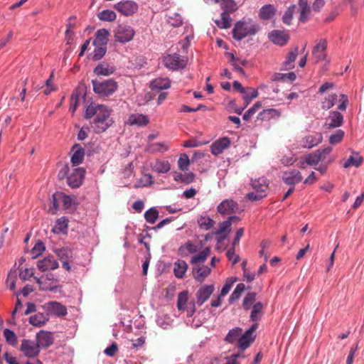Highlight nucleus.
Here are the masks:
<instances>
[{
  "label": "nucleus",
  "mask_w": 364,
  "mask_h": 364,
  "mask_svg": "<svg viewBox=\"0 0 364 364\" xmlns=\"http://www.w3.org/2000/svg\"><path fill=\"white\" fill-rule=\"evenodd\" d=\"M230 144L231 141L228 137L220 138L211 144V153L215 156H218L222 154L225 149H228Z\"/></svg>",
  "instance_id": "17"
},
{
  "label": "nucleus",
  "mask_w": 364,
  "mask_h": 364,
  "mask_svg": "<svg viewBox=\"0 0 364 364\" xmlns=\"http://www.w3.org/2000/svg\"><path fill=\"white\" fill-rule=\"evenodd\" d=\"M257 323H254L241 337L239 338L238 346L240 349L245 350L250 346V343L254 341L255 336H253V334L257 328Z\"/></svg>",
  "instance_id": "9"
},
{
  "label": "nucleus",
  "mask_w": 364,
  "mask_h": 364,
  "mask_svg": "<svg viewBox=\"0 0 364 364\" xmlns=\"http://www.w3.org/2000/svg\"><path fill=\"white\" fill-rule=\"evenodd\" d=\"M331 151L332 148L331 146H328L322 150H317L315 151V153L317 154V156H319L320 161H323L326 159L327 156H328Z\"/></svg>",
  "instance_id": "62"
},
{
  "label": "nucleus",
  "mask_w": 364,
  "mask_h": 364,
  "mask_svg": "<svg viewBox=\"0 0 364 364\" xmlns=\"http://www.w3.org/2000/svg\"><path fill=\"white\" fill-rule=\"evenodd\" d=\"M245 288V287L244 284H242V283L238 284L236 286L234 291H232V293L231 294V295L229 298V302L232 303L234 301L237 300L240 297L242 293L244 291Z\"/></svg>",
  "instance_id": "49"
},
{
  "label": "nucleus",
  "mask_w": 364,
  "mask_h": 364,
  "mask_svg": "<svg viewBox=\"0 0 364 364\" xmlns=\"http://www.w3.org/2000/svg\"><path fill=\"white\" fill-rule=\"evenodd\" d=\"M339 105L338 109L341 111H345L348 105V96L345 94H341L339 97Z\"/></svg>",
  "instance_id": "63"
},
{
  "label": "nucleus",
  "mask_w": 364,
  "mask_h": 364,
  "mask_svg": "<svg viewBox=\"0 0 364 364\" xmlns=\"http://www.w3.org/2000/svg\"><path fill=\"white\" fill-rule=\"evenodd\" d=\"M85 170L82 168H75L73 171L68 176V184L72 188L79 187L84 178Z\"/></svg>",
  "instance_id": "13"
},
{
  "label": "nucleus",
  "mask_w": 364,
  "mask_h": 364,
  "mask_svg": "<svg viewBox=\"0 0 364 364\" xmlns=\"http://www.w3.org/2000/svg\"><path fill=\"white\" fill-rule=\"evenodd\" d=\"M33 269L26 268L20 272L19 277L23 281H26L33 276Z\"/></svg>",
  "instance_id": "64"
},
{
  "label": "nucleus",
  "mask_w": 364,
  "mask_h": 364,
  "mask_svg": "<svg viewBox=\"0 0 364 364\" xmlns=\"http://www.w3.org/2000/svg\"><path fill=\"white\" fill-rule=\"evenodd\" d=\"M48 319V314L38 313L29 318V323L34 326L40 327L44 325Z\"/></svg>",
  "instance_id": "34"
},
{
  "label": "nucleus",
  "mask_w": 364,
  "mask_h": 364,
  "mask_svg": "<svg viewBox=\"0 0 364 364\" xmlns=\"http://www.w3.org/2000/svg\"><path fill=\"white\" fill-rule=\"evenodd\" d=\"M263 314V304L261 302H257L252 306V310L250 314V319L253 322L258 321Z\"/></svg>",
  "instance_id": "37"
},
{
  "label": "nucleus",
  "mask_w": 364,
  "mask_h": 364,
  "mask_svg": "<svg viewBox=\"0 0 364 364\" xmlns=\"http://www.w3.org/2000/svg\"><path fill=\"white\" fill-rule=\"evenodd\" d=\"M135 34L134 29L128 25H119L114 31L116 41L127 43L132 40Z\"/></svg>",
  "instance_id": "5"
},
{
  "label": "nucleus",
  "mask_w": 364,
  "mask_h": 364,
  "mask_svg": "<svg viewBox=\"0 0 364 364\" xmlns=\"http://www.w3.org/2000/svg\"><path fill=\"white\" fill-rule=\"evenodd\" d=\"M168 23L174 26V27H179L182 25L183 20L181 15L173 13L168 16Z\"/></svg>",
  "instance_id": "52"
},
{
  "label": "nucleus",
  "mask_w": 364,
  "mask_h": 364,
  "mask_svg": "<svg viewBox=\"0 0 364 364\" xmlns=\"http://www.w3.org/2000/svg\"><path fill=\"white\" fill-rule=\"evenodd\" d=\"M72 151H74L71 157L73 166H75L82 163L85 156V149L82 148L80 144H75L72 147Z\"/></svg>",
  "instance_id": "24"
},
{
  "label": "nucleus",
  "mask_w": 364,
  "mask_h": 364,
  "mask_svg": "<svg viewBox=\"0 0 364 364\" xmlns=\"http://www.w3.org/2000/svg\"><path fill=\"white\" fill-rule=\"evenodd\" d=\"M251 186L254 191L247 194L248 200L257 201L267 196L269 183L265 178L252 180Z\"/></svg>",
  "instance_id": "3"
},
{
  "label": "nucleus",
  "mask_w": 364,
  "mask_h": 364,
  "mask_svg": "<svg viewBox=\"0 0 364 364\" xmlns=\"http://www.w3.org/2000/svg\"><path fill=\"white\" fill-rule=\"evenodd\" d=\"M230 230L231 224L230 220H227L220 223L218 230L215 232V235H221L220 237L218 240V242H221L223 240L226 239Z\"/></svg>",
  "instance_id": "30"
},
{
  "label": "nucleus",
  "mask_w": 364,
  "mask_h": 364,
  "mask_svg": "<svg viewBox=\"0 0 364 364\" xmlns=\"http://www.w3.org/2000/svg\"><path fill=\"white\" fill-rule=\"evenodd\" d=\"M215 288L213 285H204L201 287L196 293V303L201 306L205 301L208 300L210 296L213 294Z\"/></svg>",
  "instance_id": "19"
},
{
  "label": "nucleus",
  "mask_w": 364,
  "mask_h": 364,
  "mask_svg": "<svg viewBox=\"0 0 364 364\" xmlns=\"http://www.w3.org/2000/svg\"><path fill=\"white\" fill-rule=\"evenodd\" d=\"M363 161V157L357 152H353L349 158L345 161L343 166L347 168L350 166L358 167Z\"/></svg>",
  "instance_id": "32"
},
{
  "label": "nucleus",
  "mask_w": 364,
  "mask_h": 364,
  "mask_svg": "<svg viewBox=\"0 0 364 364\" xmlns=\"http://www.w3.org/2000/svg\"><path fill=\"white\" fill-rule=\"evenodd\" d=\"M115 69L113 66L105 62L98 64L94 69V73L97 75L108 76L114 72Z\"/></svg>",
  "instance_id": "26"
},
{
  "label": "nucleus",
  "mask_w": 364,
  "mask_h": 364,
  "mask_svg": "<svg viewBox=\"0 0 364 364\" xmlns=\"http://www.w3.org/2000/svg\"><path fill=\"white\" fill-rule=\"evenodd\" d=\"M97 17L101 21L112 22L116 19L117 15L112 10L106 9L98 13Z\"/></svg>",
  "instance_id": "41"
},
{
  "label": "nucleus",
  "mask_w": 364,
  "mask_h": 364,
  "mask_svg": "<svg viewBox=\"0 0 364 364\" xmlns=\"http://www.w3.org/2000/svg\"><path fill=\"white\" fill-rule=\"evenodd\" d=\"M114 9L122 15L130 16L136 14L138 11V4L134 1H125L117 3L114 5Z\"/></svg>",
  "instance_id": "7"
},
{
  "label": "nucleus",
  "mask_w": 364,
  "mask_h": 364,
  "mask_svg": "<svg viewBox=\"0 0 364 364\" xmlns=\"http://www.w3.org/2000/svg\"><path fill=\"white\" fill-rule=\"evenodd\" d=\"M247 90H245V92L243 94V98L246 102L245 107L250 102V101L257 97L258 92L257 90L252 89L251 87L247 88Z\"/></svg>",
  "instance_id": "57"
},
{
  "label": "nucleus",
  "mask_w": 364,
  "mask_h": 364,
  "mask_svg": "<svg viewBox=\"0 0 364 364\" xmlns=\"http://www.w3.org/2000/svg\"><path fill=\"white\" fill-rule=\"evenodd\" d=\"M238 210L237 203L231 199H226L222 201L218 206V211L223 215L235 213Z\"/></svg>",
  "instance_id": "15"
},
{
  "label": "nucleus",
  "mask_w": 364,
  "mask_h": 364,
  "mask_svg": "<svg viewBox=\"0 0 364 364\" xmlns=\"http://www.w3.org/2000/svg\"><path fill=\"white\" fill-rule=\"evenodd\" d=\"M95 50L92 53V59L99 60L102 59L107 52V46H95Z\"/></svg>",
  "instance_id": "51"
},
{
  "label": "nucleus",
  "mask_w": 364,
  "mask_h": 364,
  "mask_svg": "<svg viewBox=\"0 0 364 364\" xmlns=\"http://www.w3.org/2000/svg\"><path fill=\"white\" fill-rule=\"evenodd\" d=\"M256 300V294L248 293L243 300V307L245 310H248Z\"/></svg>",
  "instance_id": "56"
},
{
  "label": "nucleus",
  "mask_w": 364,
  "mask_h": 364,
  "mask_svg": "<svg viewBox=\"0 0 364 364\" xmlns=\"http://www.w3.org/2000/svg\"><path fill=\"white\" fill-rule=\"evenodd\" d=\"M58 258L61 260H68L73 257L72 251L68 247H63L55 250Z\"/></svg>",
  "instance_id": "48"
},
{
  "label": "nucleus",
  "mask_w": 364,
  "mask_h": 364,
  "mask_svg": "<svg viewBox=\"0 0 364 364\" xmlns=\"http://www.w3.org/2000/svg\"><path fill=\"white\" fill-rule=\"evenodd\" d=\"M210 255V249L205 248L203 251H201L199 254L193 256L191 259V264H197L199 263H203L205 261V259L208 258V257Z\"/></svg>",
  "instance_id": "42"
},
{
  "label": "nucleus",
  "mask_w": 364,
  "mask_h": 364,
  "mask_svg": "<svg viewBox=\"0 0 364 364\" xmlns=\"http://www.w3.org/2000/svg\"><path fill=\"white\" fill-rule=\"evenodd\" d=\"M298 5L300 11L299 20L305 23L309 19L311 11H313L312 9H311L308 0H299Z\"/></svg>",
  "instance_id": "22"
},
{
  "label": "nucleus",
  "mask_w": 364,
  "mask_h": 364,
  "mask_svg": "<svg viewBox=\"0 0 364 364\" xmlns=\"http://www.w3.org/2000/svg\"><path fill=\"white\" fill-rule=\"evenodd\" d=\"M149 123L147 116L141 114H132L128 119V124L130 125H146Z\"/></svg>",
  "instance_id": "33"
},
{
  "label": "nucleus",
  "mask_w": 364,
  "mask_h": 364,
  "mask_svg": "<svg viewBox=\"0 0 364 364\" xmlns=\"http://www.w3.org/2000/svg\"><path fill=\"white\" fill-rule=\"evenodd\" d=\"M305 161L310 166L316 165L320 162L319 156H317L315 152L308 154L305 158Z\"/></svg>",
  "instance_id": "60"
},
{
  "label": "nucleus",
  "mask_w": 364,
  "mask_h": 364,
  "mask_svg": "<svg viewBox=\"0 0 364 364\" xmlns=\"http://www.w3.org/2000/svg\"><path fill=\"white\" fill-rule=\"evenodd\" d=\"M37 267L41 272L54 270L59 267L58 261L53 256L48 255L41 260H39Z\"/></svg>",
  "instance_id": "18"
},
{
  "label": "nucleus",
  "mask_w": 364,
  "mask_h": 364,
  "mask_svg": "<svg viewBox=\"0 0 364 364\" xmlns=\"http://www.w3.org/2000/svg\"><path fill=\"white\" fill-rule=\"evenodd\" d=\"M164 65L171 70L183 69L186 65V59L178 54L168 55L164 58Z\"/></svg>",
  "instance_id": "6"
},
{
  "label": "nucleus",
  "mask_w": 364,
  "mask_h": 364,
  "mask_svg": "<svg viewBox=\"0 0 364 364\" xmlns=\"http://www.w3.org/2000/svg\"><path fill=\"white\" fill-rule=\"evenodd\" d=\"M299 48L295 47L291 50L283 63V68L284 70H291L294 68V61L298 55Z\"/></svg>",
  "instance_id": "31"
},
{
  "label": "nucleus",
  "mask_w": 364,
  "mask_h": 364,
  "mask_svg": "<svg viewBox=\"0 0 364 364\" xmlns=\"http://www.w3.org/2000/svg\"><path fill=\"white\" fill-rule=\"evenodd\" d=\"M36 342L40 348H48L53 343V338L50 332L41 331L36 335Z\"/></svg>",
  "instance_id": "23"
},
{
  "label": "nucleus",
  "mask_w": 364,
  "mask_h": 364,
  "mask_svg": "<svg viewBox=\"0 0 364 364\" xmlns=\"http://www.w3.org/2000/svg\"><path fill=\"white\" fill-rule=\"evenodd\" d=\"M230 12L223 11L221 14V18L215 20V23L220 28H228L231 26L232 19L229 14Z\"/></svg>",
  "instance_id": "39"
},
{
  "label": "nucleus",
  "mask_w": 364,
  "mask_h": 364,
  "mask_svg": "<svg viewBox=\"0 0 364 364\" xmlns=\"http://www.w3.org/2000/svg\"><path fill=\"white\" fill-rule=\"evenodd\" d=\"M327 41L326 39H320L314 46L312 56L316 63L324 60L326 58Z\"/></svg>",
  "instance_id": "8"
},
{
  "label": "nucleus",
  "mask_w": 364,
  "mask_h": 364,
  "mask_svg": "<svg viewBox=\"0 0 364 364\" xmlns=\"http://www.w3.org/2000/svg\"><path fill=\"white\" fill-rule=\"evenodd\" d=\"M185 249H186L190 253H195L197 252V247L189 241L187 242L184 246H181L178 251L181 254H183Z\"/></svg>",
  "instance_id": "61"
},
{
  "label": "nucleus",
  "mask_w": 364,
  "mask_h": 364,
  "mask_svg": "<svg viewBox=\"0 0 364 364\" xmlns=\"http://www.w3.org/2000/svg\"><path fill=\"white\" fill-rule=\"evenodd\" d=\"M242 331V328L239 327L232 328L228 332L225 340L230 343H233L239 338Z\"/></svg>",
  "instance_id": "46"
},
{
  "label": "nucleus",
  "mask_w": 364,
  "mask_h": 364,
  "mask_svg": "<svg viewBox=\"0 0 364 364\" xmlns=\"http://www.w3.org/2000/svg\"><path fill=\"white\" fill-rule=\"evenodd\" d=\"M92 84L94 92L101 97L109 96L118 88L117 82L113 80H105L104 81L92 80Z\"/></svg>",
  "instance_id": "4"
},
{
  "label": "nucleus",
  "mask_w": 364,
  "mask_h": 364,
  "mask_svg": "<svg viewBox=\"0 0 364 364\" xmlns=\"http://www.w3.org/2000/svg\"><path fill=\"white\" fill-rule=\"evenodd\" d=\"M198 223L201 229L208 230L213 226L215 222L210 218L201 217L200 219H198Z\"/></svg>",
  "instance_id": "50"
},
{
  "label": "nucleus",
  "mask_w": 364,
  "mask_h": 364,
  "mask_svg": "<svg viewBox=\"0 0 364 364\" xmlns=\"http://www.w3.org/2000/svg\"><path fill=\"white\" fill-rule=\"evenodd\" d=\"M269 38L274 44L284 46L287 43L289 36L285 31L274 30L269 33Z\"/></svg>",
  "instance_id": "21"
},
{
  "label": "nucleus",
  "mask_w": 364,
  "mask_h": 364,
  "mask_svg": "<svg viewBox=\"0 0 364 364\" xmlns=\"http://www.w3.org/2000/svg\"><path fill=\"white\" fill-rule=\"evenodd\" d=\"M151 168L158 173H166L170 171L171 164L168 161L157 159L151 165Z\"/></svg>",
  "instance_id": "29"
},
{
  "label": "nucleus",
  "mask_w": 364,
  "mask_h": 364,
  "mask_svg": "<svg viewBox=\"0 0 364 364\" xmlns=\"http://www.w3.org/2000/svg\"><path fill=\"white\" fill-rule=\"evenodd\" d=\"M21 350L26 357H36L40 352L37 342L24 339L21 345Z\"/></svg>",
  "instance_id": "10"
},
{
  "label": "nucleus",
  "mask_w": 364,
  "mask_h": 364,
  "mask_svg": "<svg viewBox=\"0 0 364 364\" xmlns=\"http://www.w3.org/2000/svg\"><path fill=\"white\" fill-rule=\"evenodd\" d=\"M188 269V264L184 260L178 259L174 264L173 272L177 278H183Z\"/></svg>",
  "instance_id": "36"
},
{
  "label": "nucleus",
  "mask_w": 364,
  "mask_h": 364,
  "mask_svg": "<svg viewBox=\"0 0 364 364\" xmlns=\"http://www.w3.org/2000/svg\"><path fill=\"white\" fill-rule=\"evenodd\" d=\"M4 336L6 341L12 346H14L17 342V338L14 332L10 329L6 328L4 331Z\"/></svg>",
  "instance_id": "59"
},
{
  "label": "nucleus",
  "mask_w": 364,
  "mask_h": 364,
  "mask_svg": "<svg viewBox=\"0 0 364 364\" xmlns=\"http://www.w3.org/2000/svg\"><path fill=\"white\" fill-rule=\"evenodd\" d=\"M43 309L48 314L58 316H63L67 314V309L65 306L57 301H49L43 305Z\"/></svg>",
  "instance_id": "11"
},
{
  "label": "nucleus",
  "mask_w": 364,
  "mask_h": 364,
  "mask_svg": "<svg viewBox=\"0 0 364 364\" xmlns=\"http://www.w3.org/2000/svg\"><path fill=\"white\" fill-rule=\"evenodd\" d=\"M171 86V82L167 78H157L151 83V87L158 90L168 89Z\"/></svg>",
  "instance_id": "40"
},
{
  "label": "nucleus",
  "mask_w": 364,
  "mask_h": 364,
  "mask_svg": "<svg viewBox=\"0 0 364 364\" xmlns=\"http://www.w3.org/2000/svg\"><path fill=\"white\" fill-rule=\"evenodd\" d=\"M323 137L321 133L309 134L302 139L301 145L304 148L311 149L322 141Z\"/></svg>",
  "instance_id": "20"
},
{
  "label": "nucleus",
  "mask_w": 364,
  "mask_h": 364,
  "mask_svg": "<svg viewBox=\"0 0 364 364\" xmlns=\"http://www.w3.org/2000/svg\"><path fill=\"white\" fill-rule=\"evenodd\" d=\"M188 292L182 291L178 295L177 307L180 311H185L188 307Z\"/></svg>",
  "instance_id": "43"
},
{
  "label": "nucleus",
  "mask_w": 364,
  "mask_h": 364,
  "mask_svg": "<svg viewBox=\"0 0 364 364\" xmlns=\"http://www.w3.org/2000/svg\"><path fill=\"white\" fill-rule=\"evenodd\" d=\"M281 116V112L273 108L264 109L259 112L257 116V119L262 121H269L273 118H278Z\"/></svg>",
  "instance_id": "28"
},
{
  "label": "nucleus",
  "mask_w": 364,
  "mask_h": 364,
  "mask_svg": "<svg viewBox=\"0 0 364 364\" xmlns=\"http://www.w3.org/2000/svg\"><path fill=\"white\" fill-rule=\"evenodd\" d=\"M112 111L110 108L104 105H91L86 109L85 118L94 117L91 123L95 132L97 134L102 133L114 123L110 117Z\"/></svg>",
  "instance_id": "1"
},
{
  "label": "nucleus",
  "mask_w": 364,
  "mask_h": 364,
  "mask_svg": "<svg viewBox=\"0 0 364 364\" xmlns=\"http://www.w3.org/2000/svg\"><path fill=\"white\" fill-rule=\"evenodd\" d=\"M45 250L46 247L44 243L42 241L38 240L31 250L32 258H37L38 256L43 254Z\"/></svg>",
  "instance_id": "45"
},
{
  "label": "nucleus",
  "mask_w": 364,
  "mask_h": 364,
  "mask_svg": "<svg viewBox=\"0 0 364 364\" xmlns=\"http://www.w3.org/2000/svg\"><path fill=\"white\" fill-rule=\"evenodd\" d=\"M302 178L301 172L295 169L287 171L282 175L283 181L291 186H294V185L301 182Z\"/></svg>",
  "instance_id": "16"
},
{
  "label": "nucleus",
  "mask_w": 364,
  "mask_h": 364,
  "mask_svg": "<svg viewBox=\"0 0 364 364\" xmlns=\"http://www.w3.org/2000/svg\"><path fill=\"white\" fill-rule=\"evenodd\" d=\"M210 269L208 266H202L193 268V275L196 280L203 282L210 274Z\"/></svg>",
  "instance_id": "25"
},
{
  "label": "nucleus",
  "mask_w": 364,
  "mask_h": 364,
  "mask_svg": "<svg viewBox=\"0 0 364 364\" xmlns=\"http://www.w3.org/2000/svg\"><path fill=\"white\" fill-rule=\"evenodd\" d=\"M153 183L152 176L149 173L145 174L143 178H141L136 184L134 185V188L144 187Z\"/></svg>",
  "instance_id": "58"
},
{
  "label": "nucleus",
  "mask_w": 364,
  "mask_h": 364,
  "mask_svg": "<svg viewBox=\"0 0 364 364\" xmlns=\"http://www.w3.org/2000/svg\"><path fill=\"white\" fill-rule=\"evenodd\" d=\"M190 164L188 156L186 154H182L178 160V168L181 171H187Z\"/></svg>",
  "instance_id": "55"
},
{
  "label": "nucleus",
  "mask_w": 364,
  "mask_h": 364,
  "mask_svg": "<svg viewBox=\"0 0 364 364\" xmlns=\"http://www.w3.org/2000/svg\"><path fill=\"white\" fill-rule=\"evenodd\" d=\"M276 10L273 5L267 4L259 9V16L261 19L269 20L275 14Z\"/></svg>",
  "instance_id": "35"
},
{
  "label": "nucleus",
  "mask_w": 364,
  "mask_h": 364,
  "mask_svg": "<svg viewBox=\"0 0 364 364\" xmlns=\"http://www.w3.org/2000/svg\"><path fill=\"white\" fill-rule=\"evenodd\" d=\"M259 28V26L250 20L240 21L235 24L232 31V36L235 39L240 41L247 36L256 34Z\"/></svg>",
  "instance_id": "2"
},
{
  "label": "nucleus",
  "mask_w": 364,
  "mask_h": 364,
  "mask_svg": "<svg viewBox=\"0 0 364 364\" xmlns=\"http://www.w3.org/2000/svg\"><path fill=\"white\" fill-rule=\"evenodd\" d=\"M343 123V116L337 111L330 112L326 119L324 127L326 129H333L341 127Z\"/></svg>",
  "instance_id": "14"
},
{
  "label": "nucleus",
  "mask_w": 364,
  "mask_h": 364,
  "mask_svg": "<svg viewBox=\"0 0 364 364\" xmlns=\"http://www.w3.org/2000/svg\"><path fill=\"white\" fill-rule=\"evenodd\" d=\"M71 198L62 192H56L53 195V203L54 210H50L52 213L58 209L59 203H61L63 208L68 209L71 205Z\"/></svg>",
  "instance_id": "12"
},
{
  "label": "nucleus",
  "mask_w": 364,
  "mask_h": 364,
  "mask_svg": "<svg viewBox=\"0 0 364 364\" xmlns=\"http://www.w3.org/2000/svg\"><path fill=\"white\" fill-rule=\"evenodd\" d=\"M109 33L105 28L99 29L95 33L94 46H107Z\"/></svg>",
  "instance_id": "27"
},
{
  "label": "nucleus",
  "mask_w": 364,
  "mask_h": 364,
  "mask_svg": "<svg viewBox=\"0 0 364 364\" xmlns=\"http://www.w3.org/2000/svg\"><path fill=\"white\" fill-rule=\"evenodd\" d=\"M158 217L159 212L155 208L149 209L144 213L146 220L151 224H154L156 221Z\"/></svg>",
  "instance_id": "47"
},
{
  "label": "nucleus",
  "mask_w": 364,
  "mask_h": 364,
  "mask_svg": "<svg viewBox=\"0 0 364 364\" xmlns=\"http://www.w3.org/2000/svg\"><path fill=\"white\" fill-rule=\"evenodd\" d=\"M295 9V5H292L287 9L282 17V21L284 23L287 25L291 24Z\"/></svg>",
  "instance_id": "53"
},
{
  "label": "nucleus",
  "mask_w": 364,
  "mask_h": 364,
  "mask_svg": "<svg viewBox=\"0 0 364 364\" xmlns=\"http://www.w3.org/2000/svg\"><path fill=\"white\" fill-rule=\"evenodd\" d=\"M169 149V146L166 142H156L149 144L147 146L146 150L151 153L161 152L164 153L168 151Z\"/></svg>",
  "instance_id": "38"
},
{
  "label": "nucleus",
  "mask_w": 364,
  "mask_h": 364,
  "mask_svg": "<svg viewBox=\"0 0 364 364\" xmlns=\"http://www.w3.org/2000/svg\"><path fill=\"white\" fill-rule=\"evenodd\" d=\"M338 96L336 94L328 95L321 103V108L328 110L333 107L337 100Z\"/></svg>",
  "instance_id": "44"
},
{
  "label": "nucleus",
  "mask_w": 364,
  "mask_h": 364,
  "mask_svg": "<svg viewBox=\"0 0 364 364\" xmlns=\"http://www.w3.org/2000/svg\"><path fill=\"white\" fill-rule=\"evenodd\" d=\"M344 132L341 129H338L334 134H331L329 137V143L331 144H336L340 143L343 136H344Z\"/></svg>",
  "instance_id": "54"
}]
</instances>
